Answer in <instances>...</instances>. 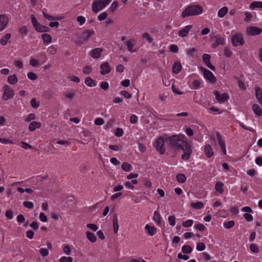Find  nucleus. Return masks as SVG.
<instances>
[{
    "instance_id": "obj_1",
    "label": "nucleus",
    "mask_w": 262,
    "mask_h": 262,
    "mask_svg": "<svg viewBox=\"0 0 262 262\" xmlns=\"http://www.w3.org/2000/svg\"><path fill=\"white\" fill-rule=\"evenodd\" d=\"M165 141L170 149L173 150L182 149L183 151L182 159L187 160L189 159L192 152V143L188 141L184 135H172L165 138Z\"/></svg>"
},
{
    "instance_id": "obj_2",
    "label": "nucleus",
    "mask_w": 262,
    "mask_h": 262,
    "mask_svg": "<svg viewBox=\"0 0 262 262\" xmlns=\"http://www.w3.org/2000/svg\"><path fill=\"white\" fill-rule=\"evenodd\" d=\"M203 12V8L200 5H190L182 12L181 16L185 18L190 16L198 15Z\"/></svg>"
},
{
    "instance_id": "obj_3",
    "label": "nucleus",
    "mask_w": 262,
    "mask_h": 262,
    "mask_svg": "<svg viewBox=\"0 0 262 262\" xmlns=\"http://www.w3.org/2000/svg\"><path fill=\"white\" fill-rule=\"evenodd\" d=\"M94 34L95 32L93 30H85L81 33L79 40L76 41L75 43L80 45L86 43Z\"/></svg>"
},
{
    "instance_id": "obj_4",
    "label": "nucleus",
    "mask_w": 262,
    "mask_h": 262,
    "mask_svg": "<svg viewBox=\"0 0 262 262\" xmlns=\"http://www.w3.org/2000/svg\"><path fill=\"white\" fill-rule=\"evenodd\" d=\"M165 142H166L165 139H164L163 137H160L155 142V147L160 154H164L165 152Z\"/></svg>"
},
{
    "instance_id": "obj_5",
    "label": "nucleus",
    "mask_w": 262,
    "mask_h": 262,
    "mask_svg": "<svg viewBox=\"0 0 262 262\" xmlns=\"http://www.w3.org/2000/svg\"><path fill=\"white\" fill-rule=\"evenodd\" d=\"M232 45L234 47L242 46L244 43L243 35L240 33H236L233 35L231 38Z\"/></svg>"
},
{
    "instance_id": "obj_6",
    "label": "nucleus",
    "mask_w": 262,
    "mask_h": 262,
    "mask_svg": "<svg viewBox=\"0 0 262 262\" xmlns=\"http://www.w3.org/2000/svg\"><path fill=\"white\" fill-rule=\"evenodd\" d=\"M199 69L202 72L204 78L211 83H214L216 81V78L213 73L209 70L205 69L202 67H200Z\"/></svg>"
},
{
    "instance_id": "obj_7",
    "label": "nucleus",
    "mask_w": 262,
    "mask_h": 262,
    "mask_svg": "<svg viewBox=\"0 0 262 262\" xmlns=\"http://www.w3.org/2000/svg\"><path fill=\"white\" fill-rule=\"evenodd\" d=\"M4 93L3 94V99L7 100L12 99L14 95V92L11 87L8 85H5L3 86Z\"/></svg>"
},
{
    "instance_id": "obj_8",
    "label": "nucleus",
    "mask_w": 262,
    "mask_h": 262,
    "mask_svg": "<svg viewBox=\"0 0 262 262\" xmlns=\"http://www.w3.org/2000/svg\"><path fill=\"white\" fill-rule=\"evenodd\" d=\"M106 6L102 0H94L92 4V10L95 13H97Z\"/></svg>"
},
{
    "instance_id": "obj_9",
    "label": "nucleus",
    "mask_w": 262,
    "mask_h": 262,
    "mask_svg": "<svg viewBox=\"0 0 262 262\" xmlns=\"http://www.w3.org/2000/svg\"><path fill=\"white\" fill-rule=\"evenodd\" d=\"M262 32V29L258 27L250 26L246 29V32L248 35L255 36L260 34Z\"/></svg>"
},
{
    "instance_id": "obj_10",
    "label": "nucleus",
    "mask_w": 262,
    "mask_h": 262,
    "mask_svg": "<svg viewBox=\"0 0 262 262\" xmlns=\"http://www.w3.org/2000/svg\"><path fill=\"white\" fill-rule=\"evenodd\" d=\"M214 94L215 96L216 99L220 103H223L227 101L229 98L228 94L226 93H223L221 94L219 92L214 91Z\"/></svg>"
},
{
    "instance_id": "obj_11",
    "label": "nucleus",
    "mask_w": 262,
    "mask_h": 262,
    "mask_svg": "<svg viewBox=\"0 0 262 262\" xmlns=\"http://www.w3.org/2000/svg\"><path fill=\"white\" fill-rule=\"evenodd\" d=\"M9 22L8 17L5 14L0 15V31L4 30Z\"/></svg>"
},
{
    "instance_id": "obj_12",
    "label": "nucleus",
    "mask_w": 262,
    "mask_h": 262,
    "mask_svg": "<svg viewBox=\"0 0 262 262\" xmlns=\"http://www.w3.org/2000/svg\"><path fill=\"white\" fill-rule=\"evenodd\" d=\"M203 60L207 67L213 71H215V68L214 66L212 65L210 63L211 56L207 54H204L202 56Z\"/></svg>"
},
{
    "instance_id": "obj_13",
    "label": "nucleus",
    "mask_w": 262,
    "mask_h": 262,
    "mask_svg": "<svg viewBox=\"0 0 262 262\" xmlns=\"http://www.w3.org/2000/svg\"><path fill=\"white\" fill-rule=\"evenodd\" d=\"M100 73L102 75H105L110 73L111 71V68L107 62L102 63L100 66Z\"/></svg>"
},
{
    "instance_id": "obj_14",
    "label": "nucleus",
    "mask_w": 262,
    "mask_h": 262,
    "mask_svg": "<svg viewBox=\"0 0 262 262\" xmlns=\"http://www.w3.org/2000/svg\"><path fill=\"white\" fill-rule=\"evenodd\" d=\"M192 28V25H188L185 26L184 28L181 29L178 33L179 36L184 37L188 35L189 31Z\"/></svg>"
},
{
    "instance_id": "obj_15",
    "label": "nucleus",
    "mask_w": 262,
    "mask_h": 262,
    "mask_svg": "<svg viewBox=\"0 0 262 262\" xmlns=\"http://www.w3.org/2000/svg\"><path fill=\"white\" fill-rule=\"evenodd\" d=\"M103 51L102 48H97L92 50L90 52V55L94 58H99Z\"/></svg>"
},
{
    "instance_id": "obj_16",
    "label": "nucleus",
    "mask_w": 262,
    "mask_h": 262,
    "mask_svg": "<svg viewBox=\"0 0 262 262\" xmlns=\"http://www.w3.org/2000/svg\"><path fill=\"white\" fill-rule=\"evenodd\" d=\"M225 44V39L222 37L217 36L216 38V39L213 42L211 47L212 48L215 49L219 45H224Z\"/></svg>"
},
{
    "instance_id": "obj_17",
    "label": "nucleus",
    "mask_w": 262,
    "mask_h": 262,
    "mask_svg": "<svg viewBox=\"0 0 262 262\" xmlns=\"http://www.w3.org/2000/svg\"><path fill=\"white\" fill-rule=\"evenodd\" d=\"M204 152L207 158H211L214 154L212 148L210 145L207 144L205 146Z\"/></svg>"
},
{
    "instance_id": "obj_18",
    "label": "nucleus",
    "mask_w": 262,
    "mask_h": 262,
    "mask_svg": "<svg viewBox=\"0 0 262 262\" xmlns=\"http://www.w3.org/2000/svg\"><path fill=\"white\" fill-rule=\"evenodd\" d=\"M113 231L114 233H117L119 229V225L118 223V216L117 214L113 215Z\"/></svg>"
},
{
    "instance_id": "obj_19",
    "label": "nucleus",
    "mask_w": 262,
    "mask_h": 262,
    "mask_svg": "<svg viewBox=\"0 0 262 262\" xmlns=\"http://www.w3.org/2000/svg\"><path fill=\"white\" fill-rule=\"evenodd\" d=\"M182 65L179 62H176L172 66V72L174 74H178L182 70Z\"/></svg>"
},
{
    "instance_id": "obj_20",
    "label": "nucleus",
    "mask_w": 262,
    "mask_h": 262,
    "mask_svg": "<svg viewBox=\"0 0 262 262\" xmlns=\"http://www.w3.org/2000/svg\"><path fill=\"white\" fill-rule=\"evenodd\" d=\"M41 124L39 122L36 121H32L31 122L29 125V129L31 132H33L36 129V128H38L40 127Z\"/></svg>"
},
{
    "instance_id": "obj_21",
    "label": "nucleus",
    "mask_w": 262,
    "mask_h": 262,
    "mask_svg": "<svg viewBox=\"0 0 262 262\" xmlns=\"http://www.w3.org/2000/svg\"><path fill=\"white\" fill-rule=\"evenodd\" d=\"M145 230H147V233L150 235L153 236L157 232V229L154 226H150L149 225H146L145 227Z\"/></svg>"
},
{
    "instance_id": "obj_22",
    "label": "nucleus",
    "mask_w": 262,
    "mask_h": 262,
    "mask_svg": "<svg viewBox=\"0 0 262 262\" xmlns=\"http://www.w3.org/2000/svg\"><path fill=\"white\" fill-rule=\"evenodd\" d=\"M44 44L48 45L52 41V37L50 34L44 33L41 35Z\"/></svg>"
},
{
    "instance_id": "obj_23",
    "label": "nucleus",
    "mask_w": 262,
    "mask_h": 262,
    "mask_svg": "<svg viewBox=\"0 0 262 262\" xmlns=\"http://www.w3.org/2000/svg\"><path fill=\"white\" fill-rule=\"evenodd\" d=\"M81 137H83L82 139L85 141L87 142L90 140L91 133L88 130L83 131L81 133Z\"/></svg>"
},
{
    "instance_id": "obj_24",
    "label": "nucleus",
    "mask_w": 262,
    "mask_h": 262,
    "mask_svg": "<svg viewBox=\"0 0 262 262\" xmlns=\"http://www.w3.org/2000/svg\"><path fill=\"white\" fill-rule=\"evenodd\" d=\"M84 82L87 85L90 87H94L96 85V81L90 77L85 78Z\"/></svg>"
},
{
    "instance_id": "obj_25",
    "label": "nucleus",
    "mask_w": 262,
    "mask_h": 262,
    "mask_svg": "<svg viewBox=\"0 0 262 262\" xmlns=\"http://www.w3.org/2000/svg\"><path fill=\"white\" fill-rule=\"evenodd\" d=\"M86 238L92 243H94L96 241V237L94 234L90 231L86 232Z\"/></svg>"
},
{
    "instance_id": "obj_26",
    "label": "nucleus",
    "mask_w": 262,
    "mask_h": 262,
    "mask_svg": "<svg viewBox=\"0 0 262 262\" xmlns=\"http://www.w3.org/2000/svg\"><path fill=\"white\" fill-rule=\"evenodd\" d=\"M35 29L37 31L39 32H49L50 30V29L49 27L41 25L40 24L37 28H35Z\"/></svg>"
},
{
    "instance_id": "obj_27",
    "label": "nucleus",
    "mask_w": 262,
    "mask_h": 262,
    "mask_svg": "<svg viewBox=\"0 0 262 262\" xmlns=\"http://www.w3.org/2000/svg\"><path fill=\"white\" fill-rule=\"evenodd\" d=\"M250 8L254 9L255 8L262 9V2L255 1L250 5Z\"/></svg>"
},
{
    "instance_id": "obj_28",
    "label": "nucleus",
    "mask_w": 262,
    "mask_h": 262,
    "mask_svg": "<svg viewBox=\"0 0 262 262\" xmlns=\"http://www.w3.org/2000/svg\"><path fill=\"white\" fill-rule=\"evenodd\" d=\"M11 37V34L10 33H7L5 35V36L1 39L0 42L2 45L5 46L7 42L9 39Z\"/></svg>"
},
{
    "instance_id": "obj_29",
    "label": "nucleus",
    "mask_w": 262,
    "mask_h": 262,
    "mask_svg": "<svg viewBox=\"0 0 262 262\" xmlns=\"http://www.w3.org/2000/svg\"><path fill=\"white\" fill-rule=\"evenodd\" d=\"M224 184L221 182H216L215 186V189L217 192H220V193H222L224 192V189L223 188Z\"/></svg>"
},
{
    "instance_id": "obj_30",
    "label": "nucleus",
    "mask_w": 262,
    "mask_h": 262,
    "mask_svg": "<svg viewBox=\"0 0 262 262\" xmlns=\"http://www.w3.org/2000/svg\"><path fill=\"white\" fill-rule=\"evenodd\" d=\"M228 8L224 7L220 9L218 12V16L220 17H223L228 12Z\"/></svg>"
},
{
    "instance_id": "obj_31",
    "label": "nucleus",
    "mask_w": 262,
    "mask_h": 262,
    "mask_svg": "<svg viewBox=\"0 0 262 262\" xmlns=\"http://www.w3.org/2000/svg\"><path fill=\"white\" fill-rule=\"evenodd\" d=\"M8 82L11 84H14L17 82V78L15 75L9 76L8 77Z\"/></svg>"
},
{
    "instance_id": "obj_32",
    "label": "nucleus",
    "mask_w": 262,
    "mask_h": 262,
    "mask_svg": "<svg viewBox=\"0 0 262 262\" xmlns=\"http://www.w3.org/2000/svg\"><path fill=\"white\" fill-rule=\"evenodd\" d=\"M192 250V247L188 245H184L182 248V251L183 253L189 254Z\"/></svg>"
},
{
    "instance_id": "obj_33",
    "label": "nucleus",
    "mask_w": 262,
    "mask_h": 262,
    "mask_svg": "<svg viewBox=\"0 0 262 262\" xmlns=\"http://www.w3.org/2000/svg\"><path fill=\"white\" fill-rule=\"evenodd\" d=\"M253 110L257 116H261L262 115V111L258 104H255L253 105Z\"/></svg>"
},
{
    "instance_id": "obj_34",
    "label": "nucleus",
    "mask_w": 262,
    "mask_h": 262,
    "mask_svg": "<svg viewBox=\"0 0 262 262\" xmlns=\"http://www.w3.org/2000/svg\"><path fill=\"white\" fill-rule=\"evenodd\" d=\"M190 206L197 209H201L203 207V203L202 202H198L196 203H191Z\"/></svg>"
},
{
    "instance_id": "obj_35",
    "label": "nucleus",
    "mask_w": 262,
    "mask_h": 262,
    "mask_svg": "<svg viewBox=\"0 0 262 262\" xmlns=\"http://www.w3.org/2000/svg\"><path fill=\"white\" fill-rule=\"evenodd\" d=\"M177 180L179 183H184L186 180V176L182 173H179L177 175Z\"/></svg>"
},
{
    "instance_id": "obj_36",
    "label": "nucleus",
    "mask_w": 262,
    "mask_h": 262,
    "mask_svg": "<svg viewBox=\"0 0 262 262\" xmlns=\"http://www.w3.org/2000/svg\"><path fill=\"white\" fill-rule=\"evenodd\" d=\"M153 220L157 223L158 225H161L160 215L158 212L155 211Z\"/></svg>"
},
{
    "instance_id": "obj_37",
    "label": "nucleus",
    "mask_w": 262,
    "mask_h": 262,
    "mask_svg": "<svg viewBox=\"0 0 262 262\" xmlns=\"http://www.w3.org/2000/svg\"><path fill=\"white\" fill-rule=\"evenodd\" d=\"M64 95L69 99H72L75 95V91L72 90L67 91L64 93Z\"/></svg>"
},
{
    "instance_id": "obj_38",
    "label": "nucleus",
    "mask_w": 262,
    "mask_h": 262,
    "mask_svg": "<svg viewBox=\"0 0 262 262\" xmlns=\"http://www.w3.org/2000/svg\"><path fill=\"white\" fill-rule=\"evenodd\" d=\"M131 167V165L127 162H123L121 165V168L125 171H129Z\"/></svg>"
},
{
    "instance_id": "obj_39",
    "label": "nucleus",
    "mask_w": 262,
    "mask_h": 262,
    "mask_svg": "<svg viewBox=\"0 0 262 262\" xmlns=\"http://www.w3.org/2000/svg\"><path fill=\"white\" fill-rule=\"evenodd\" d=\"M216 137L219 144L221 147L225 145V141L222 139L221 135L219 132L216 133Z\"/></svg>"
},
{
    "instance_id": "obj_40",
    "label": "nucleus",
    "mask_w": 262,
    "mask_h": 262,
    "mask_svg": "<svg viewBox=\"0 0 262 262\" xmlns=\"http://www.w3.org/2000/svg\"><path fill=\"white\" fill-rule=\"evenodd\" d=\"M234 222L233 221H229L224 223V227L226 229H230L234 225Z\"/></svg>"
},
{
    "instance_id": "obj_41",
    "label": "nucleus",
    "mask_w": 262,
    "mask_h": 262,
    "mask_svg": "<svg viewBox=\"0 0 262 262\" xmlns=\"http://www.w3.org/2000/svg\"><path fill=\"white\" fill-rule=\"evenodd\" d=\"M126 46L127 47V49L130 52H135V51L133 50V48L134 46V44L130 40H127L125 42Z\"/></svg>"
},
{
    "instance_id": "obj_42",
    "label": "nucleus",
    "mask_w": 262,
    "mask_h": 262,
    "mask_svg": "<svg viewBox=\"0 0 262 262\" xmlns=\"http://www.w3.org/2000/svg\"><path fill=\"white\" fill-rule=\"evenodd\" d=\"M48 52L51 55L55 54L57 52V49L54 46H51L48 49Z\"/></svg>"
},
{
    "instance_id": "obj_43",
    "label": "nucleus",
    "mask_w": 262,
    "mask_h": 262,
    "mask_svg": "<svg viewBox=\"0 0 262 262\" xmlns=\"http://www.w3.org/2000/svg\"><path fill=\"white\" fill-rule=\"evenodd\" d=\"M193 223V222L192 220H188L182 223V226L184 227H189L192 225Z\"/></svg>"
},
{
    "instance_id": "obj_44",
    "label": "nucleus",
    "mask_w": 262,
    "mask_h": 262,
    "mask_svg": "<svg viewBox=\"0 0 262 262\" xmlns=\"http://www.w3.org/2000/svg\"><path fill=\"white\" fill-rule=\"evenodd\" d=\"M31 21H32L33 26L35 27V28H37V27L38 26L39 23L37 21V19L35 18V15H32L31 16Z\"/></svg>"
},
{
    "instance_id": "obj_45",
    "label": "nucleus",
    "mask_w": 262,
    "mask_h": 262,
    "mask_svg": "<svg viewBox=\"0 0 262 262\" xmlns=\"http://www.w3.org/2000/svg\"><path fill=\"white\" fill-rule=\"evenodd\" d=\"M142 38L146 39L149 43H151L153 41V38L151 37L148 33H144L142 35Z\"/></svg>"
},
{
    "instance_id": "obj_46",
    "label": "nucleus",
    "mask_w": 262,
    "mask_h": 262,
    "mask_svg": "<svg viewBox=\"0 0 262 262\" xmlns=\"http://www.w3.org/2000/svg\"><path fill=\"white\" fill-rule=\"evenodd\" d=\"M250 249L251 252L254 253H258L259 251V249L257 245L255 244H252L250 246Z\"/></svg>"
},
{
    "instance_id": "obj_47",
    "label": "nucleus",
    "mask_w": 262,
    "mask_h": 262,
    "mask_svg": "<svg viewBox=\"0 0 262 262\" xmlns=\"http://www.w3.org/2000/svg\"><path fill=\"white\" fill-rule=\"evenodd\" d=\"M31 105L32 107L37 108L39 106V103L37 102L35 98H33L30 101Z\"/></svg>"
},
{
    "instance_id": "obj_48",
    "label": "nucleus",
    "mask_w": 262,
    "mask_h": 262,
    "mask_svg": "<svg viewBox=\"0 0 262 262\" xmlns=\"http://www.w3.org/2000/svg\"><path fill=\"white\" fill-rule=\"evenodd\" d=\"M27 76L28 78L32 80H36L37 78L36 74L32 72H29Z\"/></svg>"
},
{
    "instance_id": "obj_49",
    "label": "nucleus",
    "mask_w": 262,
    "mask_h": 262,
    "mask_svg": "<svg viewBox=\"0 0 262 262\" xmlns=\"http://www.w3.org/2000/svg\"><path fill=\"white\" fill-rule=\"evenodd\" d=\"M23 205L24 207L28 209H32L33 208V204L31 202L25 201L23 202Z\"/></svg>"
},
{
    "instance_id": "obj_50",
    "label": "nucleus",
    "mask_w": 262,
    "mask_h": 262,
    "mask_svg": "<svg viewBox=\"0 0 262 262\" xmlns=\"http://www.w3.org/2000/svg\"><path fill=\"white\" fill-rule=\"evenodd\" d=\"M73 259L71 257H62L59 260V262H72Z\"/></svg>"
},
{
    "instance_id": "obj_51",
    "label": "nucleus",
    "mask_w": 262,
    "mask_h": 262,
    "mask_svg": "<svg viewBox=\"0 0 262 262\" xmlns=\"http://www.w3.org/2000/svg\"><path fill=\"white\" fill-rule=\"evenodd\" d=\"M107 16V13L106 12H102L100 13L98 16V19L99 21H102L106 18Z\"/></svg>"
},
{
    "instance_id": "obj_52",
    "label": "nucleus",
    "mask_w": 262,
    "mask_h": 262,
    "mask_svg": "<svg viewBox=\"0 0 262 262\" xmlns=\"http://www.w3.org/2000/svg\"><path fill=\"white\" fill-rule=\"evenodd\" d=\"M92 68L90 66H86L83 69V72L85 74H89L92 71Z\"/></svg>"
},
{
    "instance_id": "obj_53",
    "label": "nucleus",
    "mask_w": 262,
    "mask_h": 262,
    "mask_svg": "<svg viewBox=\"0 0 262 262\" xmlns=\"http://www.w3.org/2000/svg\"><path fill=\"white\" fill-rule=\"evenodd\" d=\"M43 16L46 19H47L48 20H49L58 19V17H55L52 16L48 14L47 13H46L45 12H43Z\"/></svg>"
},
{
    "instance_id": "obj_54",
    "label": "nucleus",
    "mask_w": 262,
    "mask_h": 262,
    "mask_svg": "<svg viewBox=\"0 0 262 262\" xmlns=\"http://www.w3.org/2000/svg\"><path fill=\"white\" fill-rule=\"evenodd\" d=\"M224 55L227 57H230L232 56V51L229 49H228V48H225L224 49Z\"/></svg>"
},
{
    "instance_id": "obj_55",
    "label": "nucleus",
    "mask_w": 262,
    "mask_h": 262,
    "mask_svg": "<svg viewBox=\"0 0 262 262\" xmlns=\"http://www.w3.org/2000/svg\"><path fill=\"white\" fill-rule=\"evenodd\" d=\"M205 249V245L203 243H199L197 244L196 249L198 251H202Z\"/></svg>"
},
{
    "instance_id": "obj_56",
    "label": "nucleus",
    "mask_w": 262,
    "mask_h": 262,
    "mask_svg": "<svg viewBox=\"0 0 262 262\" xmlns=\"http://www.w3.org/2000/svg\"><path fill=\"white\" fill-rule=\"evenodd\" d=\"M118 3L117 1H115L112 4V5L110 7V9L112 11V12H113L116 10V9L118 8Z\"/></svg>"
},
{
    "instance_id": "obj_57",
    "label": "nucleus",
    "mask_w": 262,
    "mask_h": 262,
    "mask_svg": "<svg viewBox=\"0 0 262 262\" xmlns=\"http://www.w3.org/2000/svg\"><path fill=\"white\" fill-rule=\"evenodd\" d=\"M35 115L34 114H30L28 115V116L25 118V120L26 122H30L32 120L35 119Z\"/></svg>"
},
{
    "instance_id": "obj_58",
    "label": "nucleus",
    "mask_w": 262,
    "mask_h": 262,
    "mask_svg": "<svg viewBox=\"0 0 262 262\" xmlns=\"http://www.w3.org/2000/svg\"><path fill=\"white\" fill-rule=\"evenodd\" d=\"M175 216L174 215H171L168 217V222L171 226H174L176 224Z\"/></svg>"
},
{
    "instance_id": "obj_59",
    "label": "nucleus",
    "mask_w": 262,
    "mask_h": 262,
    "mask_svg": "<svg viewBox=\"0 0 262 262\" xmlns=\"http://www.w3.org/2000/svg\"><path fill=\"white\" fill-rule=\"evenodd\" d=\"M201 82L198 80H194L192 82V85L195 89H198L200 88Z\"/></svg>"
},
{
    "instance_id": "obj_60",
    "label": "nucleus",
    "mask_w": 262,
    "mask_h": 262,
    "mask_svg": "<svg viewBox=\"0 0 262 262\" xmlns=\"http://www.w3.org/2000/svg\"><path fill=\"white\" fill-rule=\"evenodd\" d=\"M77 20L80 26L82 25L85 21V18L82 16H79L77 17Z\"/></svg>"
},
{
    "instance_id": "obj_61",
    "label": "nucleus",
    "mask_w": 262,
    "mask_h": 262,
    "mask_svg": "<svg viewBox=\"0 0 262 262\" xmlns=\"http://www.w3.org/2000/svg\"><path fill=\"white\" fill-rule=\"evenodd\" d=\"M104 123V120L101 118H98L95 119V124L96 125H102Z\"/></svg>"
},
{
    "instance_id": "obj_62",
    "label": "nucleus",
    "mask_w": 262,
    "mask_h": 262,
    "mask_svg": "<svg viewBox=\"0 0 262 262\" xmlns=\"http://www.w3.org/2000/svg\"><path fill=\"white\" fill-rule=\"evenodd\" d=\"M100 87L102 90H106L109 87V84L107 82H102L100 84Z\"/></svg>"
},
{
    "instance_id": "obj_63",
    "label": "nucleus",
    "mask_w": 262,
    "mask_h": 262,
    "mask_svg": "<svg viewBox=\"0 0 262 262\" xmlns=\"http://www.w3.org/2000/svg\"><path fill=\"white\" fill-rule=\"evenodd\" d=\"M39 252H40V254L43 256H46L48 255L49 254L48 250L47 249H45V248H41L39 250Z\"/></svg>"
},
{
    "instance_id": "obj_64",
    "label": "nucleus",
    "mask_w": 262,
    "mask_h": 262,
    "mask_svg": "<svg viewBox=\"0 0 262 262\" xmlns=\"http://www.w3.org/2000/svg\"><path fill=\"white\" fill-rule=\"evenodd\" d=\"M130 121L132 123L135 124L138 121V117L135 115H132L130 117Z\"/></svg>"
}]
</instances>
